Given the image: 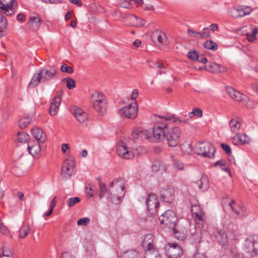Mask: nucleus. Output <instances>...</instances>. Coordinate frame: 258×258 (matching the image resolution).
Masks as SVG:
<instances>
[{
	"instance_id": "f257e3e1",
	"label": "nucleus",
	"mask_w": 258,
	"mask_h": 258,
	"mask_svg": "<svg viewBox=\"0 0 258 258\" xmlns=\"http://www.w3.org/2000/svg\"><path fill=\"white\" fill-rule=\"evenodd\" d=\"M167 124L162 125H156L152 130L153 135V142H159L162 139L167 141L169 146L176 147L179 141L181 135L180 130L177 127H173L167 131Z\"/></svg>"
},
{
	"instance_id": "f03ea898",
	"label": "nucleus",
	"mask_w": 258,
	"mask_h": 258,
	"mask_svg": "<svg viewBox=\"0 0 258 258\" xmlns=\"http://www.w3.org/2000/svg\"><path fill=\"white\" fill-rule=\"evenodd\" d=\"M125 182L124 178L118 177L114 179L109 184V198L113 203L115 204L119 203L121 198L124 196Z\"/></svg>"
},
{
	"instance_id": "7ed1b4c3",
	"label": "nucleus",
	"mask_w": 258,
	"mask_h": 258,
	"mask_svg": "<svg viewBox=\"0 0 258 258\" xmlns=\"http://www.w3.org/2000/svg\"><path fill=\"white\" fill-rule=\"evenodd\" d=\"M57 71L54 67L48 66L40 69L31 79L29 86L35 87L40 83H45L53 80L56 76Z\"/></svg>"
},
{
	"instance_id": "20e7f679",
	"label": "nucleus",
	"mask_w": 258,
	"mask_h": 258,
	"mask_svg": "<svg viewBox=\"0 0 258 258\" xmlns=\"http://www.w3.org/2000/svg\"><path fill=\"white\" fill-rule=\"evenodd\" d=\"M196 153L204 157L213 158L215 157L216 148L214 146L209 142H199L194 147Z\"/></svg>"
},
{
	"instance_id": "39448f33",
	"label": "nucleus",
	"mask_w": 258,
	"mask_h": 258,
	"mask_svg": "<svg viewBox=\"0 0 258 258\" xmlns=\"http://www.w3.org/2000/svg\"><path fill=\"white\" fill-rule=\"evenodd\" d=\"M159 220L161 224L164 225L170 229H172L174 234L177 233L175 228L177 218L172 210H166L164 214L159 217Z\"/></svg>"
},
{
	"instance_id": "423d86ee",
	"label": "nucleus",
	"mask_w": 258,
	"mask_h": 258,
	"mask_svg": "<svg viewBox=\"0 0 258 258\" xmlns=\"http://www.w3.org/2000/svg\"><path fill=\"white\" fill-rule=\"evenodd\" d=\"M92 98L94 101L93 107L98 113L103 115L106 112L107 104L103 93L95 92L92 95Z\"/></svg>"
},
{
	"instance_id": "0eeeda50",
	"label": "nucleus",
	"mask_w": 258,
	"mask_h": 258,
	"mask_svg": "<svg viewBox=\"0 0 258 258\" xmlns=\"http://www.w3.org/2000/svg\"><path fill=\"white\" fill-rule=\"evenodd\" d=\"M148 210L151 216H153L157 213L159 206V202L157 196L154 194H149L148 199H146Z\"/></svg>"
},
{
	"instance_id": "6e6552de",
	"label": "nucleus",
	"mask_w": 258,
	"mask_h": 258,
	"mask_svg": "<svg viewBox=\"0 0 258 258\" xmlns=\"http://www.w3.org/2000/svg\"><path fill=\"white\" fill-rule=\"evenodd\" d=\"M138 111V105L137 102H135L119 109V113L121 116L127 118L134 119L137 117Z\"/></svg>"
},
{
	"instance_id": "1a4fd4ad",
	"label": "nucleus",
	"mask_w": 258,
	"mask_h": 258,
	"mask_svg": "<svg viewBox=\"0 0 258 258\" xmlns=\"http://www.w3.org/2000/svg\"><path fill=\"white\" fill-rule=\"evenodd\" d=\"M167 256L169 258H179L183 254L180 246L176 243H168L166 246Z\"/></svg>"
},
{
	"instance_id": "9d476101",
	"label": "nucleus",
	"mask_w": 258,
	"mask_h": 258,
	"mask_svg": "<svg viewBox=\"0 0 258 258\" xmlns=\"http://www.w3.org/2000/svg\"><path fill=\"white\" fill-rule=\"evenodd\" d=\"M42 22L41 16L38 13L34 12L30 14V18L27 24L30 29L35 31L40 28Z\"/></svg>"
},
{
	"instance_id": "9b49d317",
	"label": "nucleus",
	"mask_w": 258,
	"mask_h": 258,
	"mask_svg": "<svg viewBox=\"0 0 258 258\" xmlns=\"http://www.w3.org/2000/svg\"><path fill=\"white\" fill-rule=\"evenodd\" d=\"M75 166V161L71 159H67L61 168V175L65 179L69 178L72 175Z\"/></svg>"
},
{
	"instance_id": "f8f14e48",
	"label": "nucleus",
	"mask_w": 258,
	"mask_h": 258,
	"mask_svg": "<svg viewBox=\"0 0 258 258\" xmlns=\"http://www.w3.org/2000/svg\"><path fill=\"white\" fill-rule=\"evenodd\" d=\"M252 11V9L249 7L239 6L231 10V14L232 17L234 18H237L248 15L250 14Z\"/></svg>"
},
{
	"instance_id": "ddd939ff",
	"label": "nucleus",
	"mask_w": 258,
	"mask_h": 258,
	"mask_svg": "<svg viewBox=\"0 0 258 258\" xmlns=\"http://www.w3.org/2000/svg\"><path fill=\"white\" fill-rule=\"evenodd\" d=\"M116 152L119 156L124 159H131L134 157V153L128 150L125 143L123 142L117 146Z\"/></svg>"
},
{
	"instance_id": "4468645a",
	"label": "nucleus",
	"mask_w": 258,
	"mask_h": 258,
	"mask_svg": "<svg viewBox=\"0 0 258 258\" xmlns=\"http://www.w3.org/2000/svg\"><path fill=\"white\" fill-rule=\"evenodd\" d=\"M229 206L236 217H242L246 215L245 208L236 204L235 201H232Z\"/></svg>"
},
{
	"instance_id": "2eb2a0df",
	"label": "nucleus",
	"mask_w": 258,
	"mask_h": 258,
	"mask_svg": "<svg viewBox=\"0 0 258 258\" xmlns=\"http://www.w3.org/2000/svg\"><path fill=\"white\" fill-rule=\"evenodd\" d=\"M132 136L135 139L145 138L150 141L153 142L152 131L150 133H148L147 131H143L141 128H137L134 129L133 131Z\"/></svg>"
},
{
	"instance_id": "dca6fc26",
	"label": "nucleus",
	"mask_w": 258,
	"mask_h": 258,
	"mask_svg": "<svg viewBox=\"0 0 258 258\" xmlns=\"http://www.w3.org/2000/svg\"><path fill=\"white\" fill-rule=\"evenodd\" d=\"M155 236L151 234H147L142 241V246L146 251L154 250Z\"/></svg>"
},
{
	"instance_id": "f3484780",
	"label": "nucleus",
	"mask_w": 258,
	"mask_h": 258,
	"mask_svg": "<svg viewBox=\"0 0 258 258\" xmlns=\"http://www.w3.org/2000/svg\"><path fill=\"white\" fill-rule=\"evenodd\" d=\"M151 37L154 42H157L159 45H166L167 44V36L162 31H154L152 34Z\"/></svg>"
},
{
	"instance_id": "a211bd4d",
	"label": "nucleus",
	"mask_w": 258,
	"mask_h": 258,
	"mask_svg": "<svg viewBox=\"0 0 258 258\" xmlns=\"http://www.w3.org/2000/svg\"><path fill=\"white\" fill-rule=\"evenodd\" d=\"M191 212L192 217L197 222L200 223L204 221V212L199 205L195 204L192 205L191 208Z\"/></svg>"
},
{
	"instance_id": "6ab92c4d",
	"label": "nucleus",
	"mask_w": 258,
	"mask_h": 258,
	"mask_svg": "<svg viewBox=\"0 0 258 258\" xmlns=\"http://www.w3.org/2000/svg\"><path fill=\"white\" fill-rule=\"evenodd\" d=\"M160 199L166 203H171L174 199V190L169 188L163 189L161 191Z\"/></svg>"
},
{
	"instance_id": "aec40b11",
	"label": "nucleus",
	"mask_w": 258,
	"mask_h": 258,
	"mask_svg": "<svg viewBox=\"0 0 258 258\" xmlns=\"http://www.w3.org/2000/svg\"><path fill=\"white\" fill-rule=\"evenodd\" d=\"M40 142L37 141H33L28 144V151L29 153L33 157H35L40 152L41 147Z\"/></svg>"
},
{
	"instance_id": "412c9836",
	"label": "nucleus",
	"mask_w": 258,
	"mask_h": 258,
	"mask_svg": "<svg viewBox=\"0 0 258 258\" xmlns=\"http://www.w3.org/2000/svg\"><path fill=\"white\" fill-rule=\"evenodd\" d=\"M61 102V95L58 94L54 97L50 104L49 108V113L51 115L54 116L56 114L58 108Z\"/></svg>"
},
{
	"instance_id": "4be33fe9",
	"label": "nucleus",
	"mask_w": 258,
	"mask_h": 258,
	"mask_svg": "<svg viewBox=\"0 0 258 258\" xmlns=\"http://www.w3.org/2000/svg\"><path fill=\"white\" fill-rule=\"evenodd\" d=\"M205 68L207 71L214 73H223L226 70L224 67L212 62H210Z\"/></svg>"
},
{
	"instance_id": "5701e85b",
	"label": "nucleus",
	"mask_w": 258,
	"mask_h": 258,
	"mask_svg": "<svg viewBox=\"0 0 258 258\" xmlns=\"http://www.w3.org/2000/svg\"><path fill=\"white\" fill-rule=\"evenodd\" d=\"M161 118L164 119L166 120H169L171 122L175 123L177 124L183 123L185 124H188L189 122V119H181L179 117H177L175 114H166L164 116H160Z\"/></svg>"
},
{
	"instance_id": "b1692460",
	"label": "nucleus",
	"mask_w": 258,
	"mask_h": 258,
	"mask_svg": "<svg viewBox=\"0 0 258 258\" xmlns=\"http://www.w3.org/2000/svg\"><path fill=\"white\" fill-rule=\"evenodd\" d=\"M31 133L33 137L36 139L35 141L40 142L41 143H44L46 140V135L43 134V131L39 127L32 128Z\"/></svg>"
},
{
	"instance_id": "393cba45",
	"label": "nucleus",
	"mask_w": 258,
	"mask_h": 258,
	"mask_svg": "<svg viewBox=\"0 0 258 258\" xmlns=\"http://www.w3.org/2000/svg\"><path fill=\"white\" fill-rule=\"evenodd\" d=\"M215 237L218 242L224 245L227 241V235L224 230L217 229L214 232Z\"/></svg>"
},
{
	"instance_id": "a878e982",
	"label": "nucleus",
	"mask_w": 258,
	"mask_h": 258,
	"mask_svg": "<svg viewBox=\"0 0 258 258\" xmlns=\"http://www.w3.org/2000/svg\"><path fill=\"white\" fill-rule=\"evenodd\" d=\"M250 138L245 134H236L232 139V142L234 145H237L248 143Z\"/></svg>"
},
{
	"instance_id": "bb28decb",
	"label": "nucleus",
	"mask_w": 258,
	"mask_h": 258,
	"mask_svg": "<svg viewBox=\"0 0 258 258\" xmlns=\"http://www.w3.org/2000/svg\"><path fill=\"white\" fill-rule=\"evenodd\" d=\"M126 19L130 21V24H127V25L135 27L143 26L145 25L146 22L145 20L138 17L134 15H132L127 17Z\"/></svg>"
},
{
	"instance_id": "cd10ccee",
	"label": "nucleus",
	"mask_w": 258,
	"mask_h": 258,
	"mask_svg": "<svg viewBox=\"0 0 258 258\" xmlns=\"http://www.w3.org/2000/svg\"><path fill=\"white\" fill-rule=\"evenodd\" d=\"M73 114L76 119L80 123H84L88 119L87 114L81 108L75 107Z\"/></svg>"
},
{
	"instance_id": "c85d7f7f",
	"label": "nucleus",
	"mask_w": 258,
	"mask_h": 258,
	"mask_svg": "<svg viewBox=\"0 0 258 258\" xmlns=\"http://www.w3.org/2000/svg\"><path fill=\"white\" fill-rule=\"evenodd\" d=\"M247 252L251 256H254L258 254V236L252 238V247L249 248Z\"/></svg>"
},
{
	"instance_id": "c756f323",
	"label": "nucleus",
	"mask_w": 258,
	"mask_h": 258,
	"mask_svg": "<svg viewBox=\"0 0 258 258\" xmlns=\"http://www.w3.org/2000/svg\"><path fill=\"white\" fill-rule=\"evenodd\" d=\"M200 189L203 190H206L209 187V181L207 177L205 176H203L201 178L196 182Z\"/></svg>"
},
{
	"instance_id": "7c9ffc66",
	"label": "nucleus",
	"mask_w": 258,
	"mask_h": 258,
	"mask_svg": "<svg viewBox=\"0 0 258 258\" xmlns=\"http://www.w3.org/2000/svg\"><path fill=\"white\" fill-rule=\"evenodd\" d=\"M120 258H139V253L135 249L126 250L121 254Z\"/></svg>"
},
{
	"instance_id": "2f4dec72",
	"label": "nucleus",
	"mask_w": 258,
	"mask_h": 258,
	"mask_svg": "<svg viewBox=\"0 0 258 258\" xmlns=\"http://www.w3.org/2000/svg\"><path fill=\"white\" fill-rule=\"evenodd\" d=\"M30 231V227L29 224H23L20 227L19 233V236L21 238H25Z\"/></svg>"
},
{
	"instance_id": "473e14b6",
	"label": "nucleus",
	"mask_w": 258,
	"mask_h": 258,
	"mask_svg": "<svg viewBox=\"0 0 258 258\" xmlns=\"http://www.w3.org/2000/svg\"><path fill=\"white\" fill-rule=\"evenodd\" d=\"M17 136L18 142L20 143H27L29 139V135L23 131L18 132Z\"/></svg>"
},
{
	"instance_id": "72a5a7b5",
	"label": "nucleus",
	"mask_w": 258,
	"mask_h": 258,
	"mask_svg": "<svg viewBox=\"0 0 258 258\" xmlns=\"http://www.w3.org/2000/svg\"><path fill=\"white\" fill-rule=\"evenodd\" d=\"M204 47L208 49L216 50L218 48V45L212 40H207L204 44Z\"/></svg>"
},
{
	"instance_id": "f704fd0d",
	"label": "nucleus",
	"mask_w": 258,
	"mask_h": 258,
	"mask_svg": "<svg viewBox=\"0 0 258 258\" xmlns=\"http://www.w3.org/2000/svg\"><path fill=\"white\" fill-rule=\"evenodd\" d=\"M229 126L231 131L235 132L240 128L241 124L238 121L232 119L229 122Z\"/></svg>"
},
{
	"instance_id": "c9c22d12",
	"label": "nucleus",
	"mask_w": 258,
	"mask_h": 258,
	"mask_svg": "<svg viewBox=\"0 0 258 258\" xmlns=\"http://www.w3.org/2000/svg\"><path fill=\"white\" fill-rule=\"evenodd\" d=\"M31 120V119L29 116L20 119L19 121V127L21 128H25L30 123Z\"/></svg>"
},
{
	"instance_id": "e433bc0d",
	"label": "nucleus",
	"mask_w": 258,
	"mask_h": 258,
	"mask_svg": "<svg viewBox=\"0 0 258 258\" xmlns=\"http://www.w3.org/2000/svg\"><path fill=\"white\" fill-rule=\"evenodd\" d=\"M109 193V189H107L106 188V184L103 183H100L99 186V197L100 199H101L105 196V194Z\"/></svg>"
},
{
	"instance_id": "4c0bfd02",
	"label": "nucleus",
	"mask_w": 258,
	"mask_h": 258,
	"mask_svg": "<svg viewBox=\"0 0 258 258\" xmlns=\"http://www.w3.org/2000/svg\"><path fill=\"white\" fill-rule=\"evenodd\" d=\"M2 11H3L2 13L3 14L8 16H12L15 13V9L13 7V4H10L9 8H4Z\"/></svg>"
},
{
	"instance_id": "58836bf2",
	"label": "nucleus",
	"mask_w": 258,
	"mask_h": 258,
	"mask_svg": "<svg viewBox=\"0 0 258 258\" xmlns=\"http://www.w3.org/2000/svg\"><path fill=\"white\" fill-rule=\"evenodd\" d=\"M188 116L189 118H192L194 116L201 117L203 116V111L201 109L198 108H195L192 111L188 113Z\"/></svg>"
},
{
	"instance_id": "ea45409f",
	"label": "nucleus",
	"mask_w": 258,
	"mask_h": 258,
	"mask_svg": "<svg viewBox=\"0 0 258 258\" xmlns=\"http://www.w3.org/2000/svg\"><path fill=\"white\" fill-rule=\"evenodd\" d=\"M81 201V199L79 197H73L70 198L67 202V205L69 207H72L76 204Z\"/></svg>"
},
{
	"instance_id": "a19ab883",
	"label": "nucleus",
	"mask_w": 258,
	"mask_h": 258,
	"mask_svg": "<svg viewBox=\"0 0 258 258\" xmlns=\"http://www.w3.org/2000/svg\"><path fill=\"white\" fill-rule=\"evenodd\" d=\"M14 0H0V10L9 7L10 4H13Z\"/></svg>"
},
{
	"instance_id": "79ce46f5",
	"label": "nucleus",
	"mask_w": 258,
	"mask_h": 258,
	"mask_svg": "<svg viewBox=\"0 0 258 258\" xmlns=\"http://www.w3.org/2000/svg\"><path fill=\"white\" fill-rule=\"evenodd\" d=\"M2 249V253H0V258H1L2 256L9 257L13 255V252L10 248H6L5 249V247H3Z\"/></svg>"
},
{
	"instance_id": "37998d69",
	"label": "nucleus",
	"mask_w": 258,
	"mask_h": 258,
	"mask_svg": "<svg viewBox=\"0 0 258 258\" xmlns=\"http://www.w3.org/2000/svg\"><path fill=\"white\" fill-rule=\"evenodd\" d=\"M66 80L67 83V86L68 89H72L75 87L76 82L74 79L70 78H66Z\"/></svg>"
},
{
	"instance_id": "c03bdc74",
	"label": "nucleus",
	"mask_w": 258,
	"mask_h": 258,
	"mask_svg": "<svg viewBox=\"0 0 258 258\" xmlns=\"http://www.w3.org/2000/svg\"><path fill=\"white\" fill-rule=\"evenodd\" d=\"M90 219L89 218L85 217L79 219L77 221L78 226H87L90 222Z\"/></svg>"
},
{
	"instance_id": "a18cd8bd",
	"label": "nucleus",
	"mask_w": 258,
	"mask_h": 258,
	"mask_svg": "<svg viewBox=\"0 0 258 258\" xmlns=\"http://www.w3.org/2000/svg\"><path fill=\"white\" fill-rule=\"evenodd\" d=\"M60 70L62 72L72 74L74 72L73 68L71 67H68L66 64L63 63L60 67Z\"/></svg>"
},
{
	"instance_id": "49530a36",
	"label": "nucleus",
	"mask_w": 258,
	"mask_h": 258,
	"mask_svg": "<svg viewBox=\"0 0 258 258\" xmlns=\"http://www.w3.org/2000/svg\"><path fill=\"white\" fill-rule=\"evenodd\" d=\"M200 39L206 38L208 37L211 38L210 31L208 28L205 27L203 29V31L200 32Z\"/></svg>"
},
{
	"instance_id": "de8ad7c7",
	"label": "nucleus",
	"mask_w": 258,
	"mask_h": 258,
	"mask_svg": "<svg viewBox=\"0 0 258 258\" xmlns=\"http://www.w3.org/2000/svg\"><path fill=\"white\" fill-rule=\"evenodd\" d=\"M234 96L233 99H234L236 101H241L246 98V96L245 95L238 91H236Z\"/></svg>"
},
{
	"instance_id": "09e8293b",
	"label": "nucleus",
	"mask_w": 258,
	"mask_h": 258,
	"mask_svg": "<svg viewBox=\"0 0 258 258\" xmlns=\"http://www.w3.org/2000/svg\"><path fill=\"white\" fill-rule=\"evenodd\" d=\"M174 166L178 169L183 170L184 168V164L180 160L174 159L173 161Z\"/></svg>"
},
{
	"instance_id": "8fccbe9b",
	"label": "nucleus",
	"mask_w": 258,
	"mask_h": 258,
	"mask_svg": "<svg viewBox=\"0 0 258 258\" xmlns=\"http://www.w3.org/2000/svg\"><path fill=\"white\" fill-rule=\"evenodd\" d=\"M187 55L190 59L192 60H197L199 57V53L196 50L188 52Z\"/></svg>"
},
{
	"instance_id": "3c124183",
	"label": "nucleus",
	"mask_w": 258,
	"mask_h": 258,
	"mask_svg": "<svg viewBox=\"0 0 258 258\" xmlns=\"http://www.w3.org/2000/svg\"><path fill=\"white\" fill-rule=\"evenodd\" d=\"M85 191L87 195L89 196V197H92L93 196L95 190L93 189L92 186L90 184H88V185L85 187Z\"/></svg>"
},
{
	"instance_id": "603ef678",
	"label": "nucleus",
	"mask_w": 258,
	"mask_h": 258,
	"mask_svg": "<svg viewBox=\"0 0 258 258\" xmlns=\"http://www.w3.org/2000/svg\"><path fill=\"white\" fill-rule=\"evenodd\" d=\"M191 237L195 242L200 243L201 242L202 236L200 232L199 233L192 234Z\"/></svg>"
},
{
	"instance_id": "864d4df0",
	"label": "nucleus",
	"mask_w": 258,
	"mask_h": 258,
	"mask_svg": "<svg viewBox=\"0 0 258 258\" xmlns=\"http://www.w3.org/2000/svg\"><path fill=\"white\" fill-rule=\"evenodd\" d=\"M226 90L227 93L230 95L231 98L233 99L234 95L236 93V91L233 88L230 87V86H227L226 87Z\"/></svg>"
},
{
	"instance_id": "5fc2aeb1",
	"label": "nucleus",
	"mask_w": 258,
	"mask_h": 258,
	"mask_svg": "<svg viewBox=\"0 0 258 258\" xmlns=\"http://www.w3.org/2000/svg\"><path fill=\"white\" fill-rule=\"evenodd\" d=\"M187 33L188 35H191L194 37L200 39V32L188 29H187Z\"/></svg>"
},
{
	"instance_id": "6e6d98bb",
	"label": "nucleus",
	"mask_w": 258,
	"mask_h": 258,
	"mask_svg": "<svg viewBox=\"0 0 258 258\" xmlns=\"http://www.w3.org/2000/svg\"><path fill=\"white\" fill-rule=\"evenodd\" d=\"M221 147L227 155H229L231 153V148L228 145L222 143L221 144Z\"/></svg>"
},
{
	"instance_id": "4d7b16f0",
	"label": "nucleus",
	"mask_w": 258,
	"mask_h": 258,
	"mask_svg": "<svg viewBox=\"0 0 258 258\" xmlns=\"http://www.w3.org/2000/svg\"><path fill=\"white\" fill-rule=\"evenodd\" d=\"M161 167L160 164L158 162H156L153 164L152 169L153 171H158L160 169Z\"/></svg>"
},
{
	"instance_id": "13d9d810",
	"label": "nucleus",
	"mask_w": 258,
	"mask_h": 258,
	"mask_svg": "<svg viewBox=\"0 0 258 258\" xmlns=\"http://www.w3.org/2000/svg\"><path fill=\"white\" fill-rule=\"evenodd\" d=\"M0 229L3 234L8 235L9 233V231L8 228L3 224H0Z\"/></svg>"
},
{
	"instance_id": "bf43d9fd",
	"label": "nucleus",
	"mask_w": 258,
	"mask_h": 258,
	"mask_svg": "<svg viewBox=\"0 0 258 258\" xmlns=\"http://www.w3.org/2000/svg\"><path fill=\"white\" fill-rule=\"evenodd\" d=\"M197 61H198L199 62L203 63L204 64H205L206 62H207V58L203 55H200L199 54V57L198 59H197Z\"/></svg>"
},
{
	"instance_id": "052dcab7",
	"label": "nucleus",
	"mask_w": 258,
	"mask_h": 258,
	"mask_svg": "<svg viewBox=\"0 0 258 258\" xmlns=\"http://www.w3.org/2000/svg\"><path fill=\"white\" fill-rule=\"evenodd\" d=\"M43 2L46 4H57L61 3L62 2V0H41Z\"/></svg>"
},
{
	"instance_id": "680f3d73",
	"label": "nucleus",
	"mask_w": 258,
	"mask_h": 258,
	"mask_svg": "<svg viewBox=\"0 0 258 258\" xmlns=\"http://www.w3.org/2000/svg\"><path fill=\"white\" fill-rule=\"evenodd\" d=\"M246 38L249 42H253L256 39V36L253 35L251 33H246Z\"/></svg>"
},
{
	"instance_id": "e2e57ef3",
	"label": "nucleus",
	"mask_w": 258,
	"mask_h": 258,
	"mask_svg": "<svg viewBox=\"0 0 258 258\" xmlns=\"http://www.w3.org/2000/svg\"><path fill=\"white\" fill-rule=\"evenodd\" d=\"M7 26L8 22L6 18H5L4 21L0 22V29L4 30L7 28Z\"/></svg>"
},
{
	"instance_id": "0e129e2a",
	"label": "nucleus",
	"mask_w": 258,
	"mask_h": 258,
	"mask_svg": "<svg viewBox=\"0 0 258 258\" xmlns=\"http://www.w3.org/2000/svg\"><path fill=\"white\" fill-rule=\"evenodd\" d=\"M17 19L18 21L24 22L25 21V15L23 13H19L17 16Z\"/></svg>"
},
{
	"instance_id": "69168bd1",
	"label": "nucleus",
	"mask_w": 258,
	"mask_h": 258,
	"mask_svg": "<svg viewBox=\"0 0 258 258\" xmlns=\"http://www.w3.org/2000/svg\"><path fill=\"white\" fill-rule=\"evenodd\" d=\"M56 203V197H54L50 203L49 208L53 209L55 207Z\"/></svg>"
},
{
	"instance_id": "338daca9",
	"label": "nucleus",
	"mask_w": 258,
	"mask_h": 258,
	"mask_svg": "<svg viewBox=\"0 0 258 258\" xmlns=\"http://www.w3.org/2000/svg\"><path fill=\"white\" fill-rule=\"evenodd\" d=\"M139 95L138 91L137 89H135L133 90L132 94L131 95V99L133 100H136Z\"/></svg>"
},
{
	"instance_id": "774afa93",
	"label": "nucleus",
	"mask_w": 258,
	"mask_h": 258,
	"mask_svg": "<svg viewBox=\"0 0 258 258\" xmlns=\"http://www.w3.org/2000/svg\"><path fill=\"white\" fill-rule=\"evenodd\" d=\"M192 258H207L206 256L203 253H196Z\"/></svg>"
}]
</instances>
